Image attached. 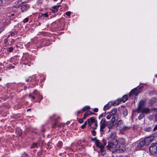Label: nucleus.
<instances>
[{"instance_id":"1","label":"nucleus","mask_w":157,"mask_h":157,"mask_svg":"<svg viewBox=\"0 0 157 157\" xmlns=\"http://www.w3.org/2000/svg\"><path fill=\"white\" fill-rule=\"evenodd\" d=\"M118 143H116L112 142H108V144L106 146L107 148L113 153L115 152H124V148L123 147H120L118 145Z\"/></svg>"},{"instance_id":"2","label":"nucleus","mask_w":157,"mask_h":157,"mask_svg":"<svg viewBox=\"0 0 157 157\" xmlns=\"http://www.w3.org/2000/svg\"><path fill=\"white\" fill-rule=\"evenodd\" d=\"M116 133L114 132H111L108 139V141L113 142L116 143H118Z\"/></svg>"},{"instance_id":"3","label":"nucleus","mask_w":157,"mask_h":157,"mask_svg":"<svg viewBox=\"0 0 157 157\" xmlns=\"http://www.w3.org/2000/svg\"><path fill=\"white\" fill-rule=\"evenodd\" d=\"M29 96L30 98H31L33 100L36 98H39L40 100L42 99V97L40 96L39 93L36 90H34L32 94H29Z\"/></svg>"},{"instance_id":"4","label":"nucleus","mask_w":157,"mask_h":157,"mask_svg":"<svg viewBox=\"0 0 157 157\" xmlns=\"http://www.w3.org/2000/svg\"><path fill=\"white\" fill-rule=\"evenodd\" d=\"M150 111L149 109L147 108H143L142 105H140L139 106L138 108V113L142 112V113L147 114Z\"/></svg>"},{"instance_id":"5","label":"nucleus","mask_w":157,"mask_h":157,"mask_svg":"<svg viewBox=\"0 0 157 157\" xmlns=\"http://www.w3.org/2000/svg\"><path fill=\"white\" fill-rule=\"evenodd\" d=\"M115 116H113L111 119V124H109V123H110L109 122H108L107 123V125L108 128L110 129L115 124H116V121H117V119H116Z\"/></svg>"},{"instance_id":"6","label":"nucleus","mask_w":157,"mask_h":157,"mask_svg":"<svg viewBox=\"0 0 157 157\" xmlns=\"http://www.w3.org/2000/svg\"><path fill=\"white\" fill-rule=\"evenodd\" d=\"M154 137L150 136L145 138L143 141L144 142L145 146L148 145L153 140Z\"/></svg>"},{"instance_id":"7","label":"nucleus","mask_w":157,"mask_h":157,"mask_svg":"<svg viewBox=\"0 0 157 157\" xmlns=\"http://www.w3.org/2000/svg\"><path fill=\"white\" fill-rule=\"evenodd\" d=\"M142 88H141L138 90L136 88H135L132 90L129 93L130 96L133 95L136 96L141 91L140 90Z\"/></svg>"},{"instance_id":"8","label":"nucleus","mask_w":157,"mask_h":157,"mask_svg":"<svg viewBox=\"0 0 157 157\" xmlns=\"http://www.w3.org/2000/svg\"><path fill=\"white\" fill-rule=\"evenodd\" d=\"M149 151L151 154L155 153L157 151V147L155 145H152L149 148Z\"/></svg>"},{"instance_id":"9","label":"nucleus","mask_w":157,"mask_h":157,"mask_svg":"<svg viewBox=\"0 0 157 157\" xmlns=\"http://www.w3.org/2000/svg\"><path fill=\"white\" fill-rule=\"evenodd\" d=\"M106 121L105 119H102L100 122V131H103V130L105 128L106 126Z\"/></svg>"},{"instance_id":"10","label":"nucleus","mask_w":157,"mask_h":157,"mask_svg":"<svg viewBox=\"0 0 157 157\" xmlns=\"http://www.w3.org/2000/svg\"><path fill=\"white\" fill-rule=\"evenodd\" d=\"M144 145H145L144 142L142 140L137 145L136 149L137 150H139Z\"/></svg>"},{"instance_id":"11","label":"nucleus","mask_w":157,"mask_h":157,"mask_svg":"<svg viewBox=\"0 0 157 157\" xmlns=\"http://www.w3.org/2000/svg\"><path fill=\"white\" fill-rule=\"evenodd\" d=\"M117 112V109L116 108H114L109 112V113L113 116H115L118 117V115Z\"/></svg>"},{"instance_id":"12","label":"nucleus","mask_w":157,"mask_h":157,"mask_svg":"<svg viewBox=\"0 0 157 157\" xmlns=\"http://www.w3.org/2000/svg\"><path fill=\"white\" fill-rule=\"evenodd\" d=\"M97 141V142L96 144L97 146L100 147L101 150L102 149H103L104 147L106 144V143L105 142L103 143V144H101L100 142H99L98 140Z\"/></svg>"},{"instance_id":"13","label":"nucleus","mask_w":157,"mask_h":157,"mask_svg":"<svg viewBox=\"0 0 157 157\" xmlns=\"http://www.w3.org/2000/svg\"><path fill=\"white\" fill-rule=\"evenodd\" d=\"M88 125L89 127H91L92 125L94 123L95 121L94 119L92 117H91L89 119H88Z\"/></svg>"},{"instance_id":"14","label":"nucleus","mask_w":157,"mask_h":157,"mask_svg":"<svg viewBox=\"0 0 157 157\" xmlns=\"http://www.w3.org/2000/svg\"><path fill=\"white\" fill-rule=\"evenodd\" d=\"M118 141L120 144L123 146L122 147H124L123 146L126 144V141L125 140L124 138H121L118 139Z\"/></svg>"},{"instance_id":"15","label":"nucleus","mask_w":157,"mask_h":157,"mask_svg":"<svg viewBox=\"0 0 157 157\" xmlns=\"http://www.w3.org/2000/svg\"><path fill=\"white\" fill-rule=\"evenodd\" d=\"M16 34V33L14 31H11L8 34L7 36V38L9 37L10 35L11 36H14Z\"/></svg>"},{"instance_id":"16","label":"nucleus","mask_w":157,"mask_h":157,"mask_svg":"<svg viewBox=\"0 0 157 157\" xmlns=\"http://www.w3.org/2000/svg\"><path fill=\"white\" fill-rule=\"evenodd\" d=\"M21 2L20 1H17L14 3L13 6L17 7H18L21 4Z\"/></svg>"},{"instance_id":"17","label":"nucleus","mask_w":157,"mask_h":157,"mask_svg":"<svg viewBox=\"0 0 157 157\" xmlns=\"http://www.w3.org/2000/svg\"><path fill=\"white\" fill-rule=\"evenodd\" d=\"M117 122L116 123L117 126L120 127L121 125L123 124L122 121L121 120H118V118L117 119Z\"/></svg>"},{"instance_id":"18","label":"nucleus","mask_w":157,"mask_h":157,"mask_svg":"<svg viewBox=\"0 0 157 157\" xmlns=\"http://www.w3.org/2000/svg\"><path fill=\"white\" fill-rule=\"evenodd\" d=\"M128 99V96L127 95H124L122 98L121 99V101L123 102H125Z\"/></svg>"},{"instance_id":"19","label":"nucleus","mask_w":157,"mask_h":157,"mask_svg":"<svg viewBox=\"0 0 157 157\" xmlns=\"http://www.w3.org/2000/svg\"><path fill=\"white\" fill-rule=\"evenodd\" d=\"M130 128L129 127H128L125 126H123L121 129L123 131H126L128 130Z\"/></svg>"},{"instance_id":"20","label":"nucleus","mask_w":157,"mask_h":157,"mask_svg":"<svg viewBox=\"0 0 157 157\" xmlns=\"http://www.w3.org/2000/svg\"><path fill=\"white\" fill-rule=\"evenodd\" d=\"M121 101V99H118L115 101V104H114L116 105H118L120 103Z\"/></svg>"},{"instance_id":"21","label":"nucleus","mask_w":157,"mask_h":157,"mask_svg":"<svg viewBox=\"0 0 157 157\" xmlns=\"http://www.w3.org/2000/svg\"><path fill=\"white\" fill-rule=\"evenodd\" d=\"M90 109V107L89 106H85L83 109L82 110L83 112H84L85 111L88 110Z\"/></svg>"},{"instance_id":"22","label":"nucleus","mask_w":157,"mask_h":157,"mask_svg":"<svg viewBox=\"0 0 157 157\" xmlns=\"http://www.w3.org/2000/svg\"><path fill=\"white\" fill-rule=\"evenodd\" d=\"M90 114V113H89V112H87L84 113V117H83V119H85Z\"/></svg>"},{"instance_id":"23","label":"nucleus","mask_w":157,"mask_h":157,"mask_svg":"<svg viewBox=\"0 0 157 157\" xmlns=\"http://www.w3.org/2000/svg\"><path fill=\"white\" fill-rule=\"evenodd\" d=\"M27 9V7L25 5H23L21 6V9L22 11H25Z\"/></svg>"},{"instance_id":"24","label":"nucleus","mask_w":157,"mask_h":157,"mask_svg":"<svg viewBox=\"0 0 157 157\" xmlns=\"http://www.w3.org/2000/svg\"><path fill=\"white\" fill-rule=\"evenodd\" d=\"M37 147V143H34L33 145L31 146V148H34Z\"/></svg>"},{"instance_id":"25","label":"nucleus","mask_w":157,"mask_h":157,"mask_svg":"<svg viewBox=\"0 0 157 157\" xmlns=\"http://www.w3.org/2000/svg\"><path fill=\"white\" fill-rule=\"evenodd\" d=\"M144 103H145V101H141L139 103L138 107L139 106H140V105H142V107H143V106L144 105Z\"/></svg>"},{"instance_id":"26","label":"nucleus","mask_w":157,"mask_h":157,"mask_svg":"<svg viewBox=\"0 0 157 157\" xmlns=\"http://www.w3.org/2000/svg\"><path fill=\"white\" fill-rule=\"evenodd\" d=\"M144 117V115L143 113H141L138 117V119L139 120H140L143 118Z\"/></svg>"},{"instance_id":"27","label":"nucleus","mask_w":157,"mask_h":157,"mask_svg":"<svg viewBox=\"0 0 157 157\" xmlns=\"http://www.w3.org/2000/svg\"><path fill=\"white\" fill-rule=\"evenodd\" d=\"M8 40L7 39H5L4 40V44L5 46H6L8 45Z\"/></svg>"},{"instance_id":"28","label":"nucleus","mask_w":157,"mask_h":157,"mask_svg":"<svg viewBox=\"0 0 157 157\" xmlns=\"http://www.w3.org/2000/svg\"><path fill=\"white\" fill-rule=\"evenodd\" d=\"M156 101V99L154 98H152L150 101V103L151 104H153Z\"/></svg>"},{"instance_id":"29","label":"nucleus","mask_w":157,"mask_h":157,"mask_svg":"<svg viewBox=\"0 0 157 157\" xmlns=\"http://www.w3.org/2000/svg\"><path fill=\"white\" fill-rule=\"evenodd\" d=\"M123 113L124 116H126L128 114L127 111L126 109L123 110Z\"/></svg>"},{"instance_id":"30","label":"nucleus","mask_w":157,"mask_h":157,"mask_svg":"<svg viewBox=\"0 0 157 157\" xmlns=\"http://www.w3.org/2000/svg\"><path fill=\"white\" fill-rule=\"evenodd\" d=\"M109 108V106L108 104L105 105L104 107V110H106Z\"/></svg>"},{"instance_id":"31","label":"nucleus","mask_w":157,"mask_h":157,"mask_svg":"<svg viewBox=\"0 0 157 157\" xmlns=\"http://www.w3.org/2000/svg\"><path fill=\"white\" fill-rule=\"evenodd\" d=\"M13 48L12 47H11L9 48H8V50L9 52H11L13 51Z\"/></svg>"},{"instance_id":"32","label":"nucleus","mask_w":157,"mask_h":157,"mask_svg":"<svg viewBox=\"0 0 157 157\" xmlns=\"http://www.w3.org/2000/svg\"><path fill=\"white\" fill-rule=\"evenodd\" d=\"M71 12L70 11H67L66 13V15L70 16L71 15Z\"/></svg>"},{"instance_id":"33","label":"nucleus","mask_w":157,"mask_h":157,"mask_svg":"<svg viewBox=\"0 0 157 157\" xmlns=\"http://www.w3.org/2000/svg\"><path fill=\"white\" fill-rule=\"evenodd\" d=\"M111 116H112V115H110L109 114V115H108L106 117V118L109 120V119H110L111 117Z\"/></svg>"},{"instance_id":"34","label":"nucleus","mask_w":157,"mask_h":157,"mask_svg":"<svg viewBox=\"0 0 157 157\" xmlns=\"http://www.w3.org/2000/svg\"><path fill=\"white\" fill-rule=\"evenodd\" d=\"M28 21H29V19H28V18L26 17L24 20L23 22L24 23H26V22H28Z\"/></svg>"},{"instance_id":"35","label":"nucleus","mask_w":157,"mask_h":157,"mask_svg":"<svg viewBox=\"0 0 157 157\" xmlns=\"http://www.w3.org/2000/svg\"><path fill=\"white\" fill-rule=\"evenodd\" d=\"M43 16L47 17H48V13L47 12L45 13H43Z\"/></svg>"},{"instance_id":"36","label":"nucleus","mask_w":157,"mask_h":157,"mask_svg":"<svg viewBox=\"0 0 157 157\" xmlns=\"http://www.w3.org/2000/svg\"><path fill=\"white\" fill-rule=\"evenodd\" d=\"M94 124L95 126V127L94 128H96L98 126L97 122V121L95 120V122H94Z\"/></svg>"},{"instance_id":"37","label":"nucleus","mask_w":157,"mask_h":157,"mask_svg":"<svg viewBox=\"0 0 157 157\" xmlns=\"http://www.w3.org/2000/svg\"><path fill=\"white\" fill-rule=\"evenodd\" d=\"M78 122L80 123H82L83 122V119H79L78 120Z\"/></svg>"},{"instance_id":"38","label":"nucleus","mask_w":157,"mask_h":157,"mask_svg":"<svg viewBox=\"0 0 157 157\" xmlns=\"http://www.w3.org/2000/svg\"><path fill=\"white\" fill-rule=\"evenodd\" d=\"M93 141H95V142L96 144L97 142V140H98L96 138H93L92 139Z\"/></svg>"},{"instance_id":"39","label":"nucleus","mask_w":157,"mask_h":157,"mask_svg":"<svg viewBox=\"0 0 157 157\" xmlns=\"http://www.w3.org/2000/svg\"><path fill=\"white\" fill-rule=\"evenodd\" d=\"M92 133L93 136H95L96 134V132L94 131L93 130L92 131Z\"/></svg>"},{"instance_id":"40","label":"nucleus","mask_w":157,"mask_h":157,"mask_svg":"<svg viewBox=\"0 0 157 157\" xmlns=\"http://www.w3.org/2000/svg\"><path fill=\"white\" fill-rule=\"evenodd\" d=\"M145 130L149 132L151 130V129L150 128H145Z\"/></svg>"},{"instance_id":"41","label":"nucleus","mask_w":157,"mask_h":157,"mask_svg":"<svg viewBox=\"0 0 157 157\" xmlns=\"http://www.w3.org/2000/svg\"><path fill=\"white\" fill-rule=\"evenodd\" d=\"M98 111V109L97 108H94V111L95 112H97Z\"/></svg>"},{"instance_id":"42","label":"nucleus","mask_w":157,"mask_h":157,"mask_svg":"<svg viewBox=\"0 0 157 157\" xmlns=\"http://www.w3.org/2000/svg\"><path fill=\"white\" fill-rule=\"evenodd\" d=\"M14 16V14L13 13H12L11 14L10 16V17H12L13 16Z\"/></svg>"},{"instance_id":"43","label":"nucleus","mask_w":157,"mask_h":157,"mask_svg":"<svg viewBox=\"0 0 157 157\" xmlns=\"http://www.w3.org/2000/svg\"><path fill=\"white\" fill-rule=\"evenodd\" d=\"M156 130H157V124L155 126L153 129L154 131H155Z\"/></svg>"},{"instance_id":"44","label":"nucleus","mask_w":157,"mask_h":157,"mask_svg":"<svg viewBox=\"0 0 157 157\" xmlns=\"http://www.w3.org/2000/svg\"><path fill=\"white\" fill-rule=\"evenodd\" d=\"M3 4V2L2 0H0V6L2 5Z\"/></svg>"},{"instance_id":"45","label":"nucleus","mask_w":157,"mask_h":157,"mask_svg":"<svg viewBox=\"0 0 157 157\" xmlns=\"http://www.w3.org/2000/svg\"><path fill=\"white\" fill-rule=\"evenodd\" d=\"M86 126L84 124H82L81 126V128H84Z\"/></svg>"},{"instance_id":"46","label":"nucleus","mask_w":157,"mask_h":157,"mask_svg":"<svg viewBox=\"0 0 157 157\" xmlns=\"http://www.w3.org/2000/svg\"><path fill=\"white\" fill-rule=\"evenodd\" d=\"M52 12L54 13H55L57 11V10H52Z\"/></svg>"},{"instance_id":"47","label":"nucleus","mask_w":157,"mask_h":157,"mask_svg":"<svg viewBox=\"0 0 157 157\" xmlns=\"http://www.w3.org/2000/svg\"><path fill=\"white\" fill-rule=\"evenodd\" d=\"M62 143L61 142H59L58 143V145L59 146H60L61 145H62Z\"/></svg>"},{"instance_id":"48","label":"nucleus","mask_w":157,"mask_h":157,"mask_svg":"<svg viewBox=\"0 0 157 157\" xmlns=\"http://www.w3.org/2000/svg\"><path fill=\"white\" fill-rule=\"evenodd\" d=\"M155 120L156 121H157V114L156 115L155 117Z\"/></svg>"},{"instance_id":"49","label":"nucleus","mask_w":157,"mask_h":157,"mask_svg":"<svg viewBox=\"0 0 157 157\" xmlns=\"http://www.w3.org/2000/svg\"><path fill=\"white\" fill-rule=\"evenodd\" d=\"M43 13H41L39 15V16L40 17H42L43 16Z\"/></svg>"},{"instance_id":"50","label":"nucleus","mask_w":157,"mask_h":157,"mask_svg":"<svg viewBox=\"0 0 157 157\" xmlns=\"http://www.w3.org/2000/svg\"><path fill=\"white\" fill-rule=\"evenodd\" d=\"M87 124V121H85V122L83 124L85 125L86 126V125Z\"/></svg>"},{"instance_id":"51","label":"nucleus","mask_w":157,"mask_h":157,"mask_svg":"<svg viewBox=\"0 0 157 157\" xmlns=\"http://www.w3.org/2000/svg\"><path fill=\"white\" fill-rule=\"evenodd\" d=\"M78 114H79L81 113L80 111H78L77 112Z\"/></svg>"},{"instance_id":"52","label":"nucleus","mask_w":157,"mask_h":157,"mask_svg":"<svg viewBox=\"0 0 157 157\" xmlns=\"http://www.w3.org/2000/svg\"><path fill=\"white\" fill-rule=\"evenodd\" d=\"M30 109H28V110H27V111H30Z\"/></svg>"},{"instance_id":"53","label":"nucleus","mask_w":157,"mask_h":157,"mask_svg":"<svg viewBox=\"0 0 157 157\" xmlns=\"http://www.w3.org/2000/svg\"><path fill=\"white\" fill-rule=\"evenodd\" d=\"M2 30L0 29V33L2 32Z\"/></svg>"},{"instance_id":"54","label":"nucleus","mask_w":157,"mask_h":157,"mask_svg":"<svg viewBox=\"0 0 157 157\" xmlns=\"http://www.w3.org/2000/svg\"><path fill=\"white\" fill-rule=\"evenodd\" d=\"M155 76H157V74L155 75Z\"/></svg>"},{"instance_id":"55","label":"nucleus","mask_w":157,"mask_h":157,"mask_svg":"<svg viewBox=\"0 0 157 157\" xmlns=\"http://www.w3.org/2000/svg\"><path fill=\"white\" fill-rule=\"evenodd\" d=\"M1 78H0V81H1Z\"/></svg>"},{"instance_id":"56","label":"nucleus","mask_w":157,"mask_h":157,"mask_svg":"<svg viewBox=\"0 0 157 157\" xmlns=\"http://www.w3.org/2000/svg\"><path fill=\"white\" fill-rule=\"evenodd\" d=\"M54 0L56 1H57V0Z\"/></svg>"},{"instance_id":"57","label":"nucleus","mask_w":157,"mask_h":157,"mask_svg":"<svg viewBox=\"0 0 157 157\" xmlns=\"http://www.w3.org/2000/svg\"><path fill=\"white\" fill-rule=\"evenodd\" d=\"M40 101H39V102H40ZM38 101V102H39V101Z\"/></svg>"}]
</instances>
